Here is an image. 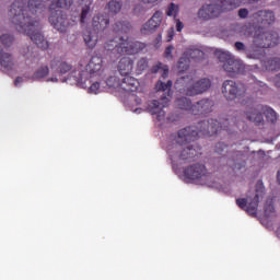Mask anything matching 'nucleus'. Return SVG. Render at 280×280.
<instances>
[{"instance_id": "1", "label": "nucleus", "mask_w": 280, "mask_h": 280, "mask_svg": "<svg viewBox=\"0 0 280 280\" xmlns=\"http://www.w3.org/2000/svg\"><path fill=\"white\" fill-rule=\"evenodd\" d=\"M45 5L42 2L14 1L9 10L11 23L20 34H26L39 49H49V42L40 32V22L36 19L38 14L45 12Z\"/></svg>"}, {"instance_id": "2", "label": "nucleus", "mask_w": 280, "mask_h": 280, "mask_svg": "<svg viewBox=\"0 0 280 280\" xmlns=\"http://www.w3.org/2000/svg\"><path fill=\"white\" fill-rule=\"evenodd\" d=\"M229 126H237V117L228 116L220 118V121L215 119L202 120L197 126L180 129L175 137V142L177 145H187V143H191L200 137H213L222 130L229 132Z\"/></svg>"}, {"instance_id": "3", "label": "nucleus", "mask_w": 280, "mask_h": 280, "mask_svg": "<svg viewBox=\"0 0 280 280\" xmlns=\"http://www.w3.org/2000/svg\"><path fill=\"white\" fill-rule=\"evenodd\" d=\"M277 45H279V33L264 32V27H259L254 35L253 44L248 48L242 42H236L234 47L236 51H245L247 58L261 60L266 56V49L277 47Z\"/></svg>"}, {"instance_id": "4", "label": "nucleus", "mask_w": 280, "mask_h": 280, "mask_svg": "<svg viewBox=\"0 0 280 280\" xmlns=\"http://www.w3.org/2000/svg\"><path fill=\"white\" fill-rule=\"evenodd\" d=\"M155 90L161 94L160 101L153 100L148 104V112L150 115L155 116L158 121H163L165 119V110L172 100V80H168L166 83L159 80L155 84Z\"/></svg>"}, {"instance_id": "5", "label": "nucleus", "mask_w": 280, "mask_h": 280, "mask_svg": "<svg viewBox=\"0 0 280 280\" xmlns=\"http://www.w3.org/2000/svg\"><path fill=\"white\" fill-rule=\"evenodd\" d=\"M211 79L201 78L194 81V75L188 74L186 77H180L175 82V89H178L182 95H187L188 97H196V95H202L211 89Z\"/></svg>"}, {"instance_id": "6", "label": "nucleus", "mask_w": 280, "mask_h": 280, "mask_svg": "<svg viewBox=\"0 0 280 280\" xmlns=\"http://www.w3.org/2000/svg\"><path fill=\"white\" fill-rule=\"evenodd\" d=\"M105 49L107 51H113V54H116L117 56H121L122 54L133 56L145 49V43L132 42L129 38L124 37H115L105 44Z\"/></svg>"}, {"instance_id": "7", "label": "nucleus", "mask_w": 280, "mask_h": 280, "mask_svg": "<svg viewBox=\"0 0 280 280\" xmlns=\"http://www.w3.org/2000/svg\"><path fill=\"white\" fill-rule=\"evenodd\" d=\"M264 115L270 124L277 121V112L268 105H249L245 112L246 119L255 124V126H264Z\"/></svg>"}, {"instance_id": "8", "label": "nucleus", "mask_w": 280, "mask_h": 280, "mask_svg": "<svg viewBox=\"0 0 280 280\" xmlns=\"http://www.w3.org/2000/svg\"><path fill=\"white\" fill-rule=\"evenodd\" d=\"M226 10H233V2L221 1L220 3L203 4L198 11V19L211 21V19H218Z\"/></svg>"}, {"instance_id": "9", "label": "nucleus", "mask_w": 280, "mask_h": 280, "mask_svg": "<svg viewBox=\"0 0 280 280\" xmlns=\"http://www.w3.org/2000/svg\"><path fill=\"white\" fill-rule=\"evenodd\" d=\"M62 8V2L57 1L52 2L49 7L50 16L48 18V21L55 30H58V32H67V28L71 23L67 19V14L60 10Z\"/></svg>"}, {"instance_id": "10", "label": "nucleus", "mask_w": 280, "mask_h": 280, "mask_svg": "<svg viewBox=\"0 0 280 280\" xmlns=\"http://www.w3.org/2000/svg\"><path fill=\"white\" fill-rule=\"evenodd\" d=\"M222 93L228 102H233L246 95V85L233 80H225L222 84Z\"/></svg>"}, {"instance_id": "11", "label": "nucleus", "mask_w": 280, "mask_h": 280, "mask_svg": "<svg viewBox=\"0 0 280 280\" xmlns=\"http://www.w3.org/2000/svg\"><path fill=\"white\" fill-rule=\"evenodd\" d=\"M184 176L186 180H207L210 174L205 164L197 163L184 168Z\"/></svg>"}, {"instance_id": "12", "label": "nucleus", "mask_w": 280, "mask_h": 280, "mask_svg": "<svg viewBox=\"0 0 280 280\" xmlns=\"http://www.w3.org/2000/svg\"><path fill=\"white\" fill-rule=\"evenodd\" d=\"M75 73H78L77 71H72L71 72V77L74 78V82H77V84H80V86H82V89H89V93H93L94 95H97V93H100V86L102 83L100 82H94L91 83V79H89L88 77H85L84 72H79L78 75H75Z\"/></svg>"}, {"instance_id": "13", "label": "nucleus", "mask_w": 280, "mask_h": 280, "mask_svg": "<svg viewBox=\"0 0 280 280\" xmlns=\"http://www.w3.org/2000/svg\"><path fill=\"white\" fill-rule=\"evenodd\" d=\"M236 205L240 209L246 211L248 215L255 218L257 215V208L259 207V195L256 194L250 201L246 198L236 199Z\"/></svg>"}, {"instance_id": "14", "label": "nucleus", "mask_w": 280, "mask_h": 280, "mask_svg": "<svg viewBox=\"0 0 280 280\" xmlns=\"http://www.w3.org/2000/svg\"><path fill=\"white\" fill-rule=\"evenodd\" d=\"M163 22V12L156 11L152 18L143 24L141 28V34H152V32H156L159 27H161V23Z\"/></svg>"}, {"instance_id": "15", "label": "nucleus", "mask_w": 280, "mask_h": 280, "mask_svg": "<svg viewBox=\"0 0 280 280\" xmlns=\"http://www.w3.org/2000/svg\"><path fill=\"white\" fill-rule=\"evenodd\" d=\"M223 69L226 73H230V75L246 73V65H244V61L235 59V56H232V58L223 65Z\"/></svg>"}, {"instance_id": "16", "label": "nucleus", "mask_w": 280, "mask_h": 280, "mask_svg": "<svg viewBox=\"0 0 280 280\" xmlns=\"http://www.w3.org/2000/svg\"><path fill=\"white\" fill-rule=\"evenodd\" d=\"M213 110V101L202 98L191 106V115H207Z\"/></svg>"}, {"instance_id": "17", "label": "nucleus", "mask_w": 280, "mask_h": 280, "mask_svg": "<svg viewBox=\"0 0 280 280\" xmlns=\"http://www.w3.org/2000/svg\"><path fill=\"white\" fill-rule=\"evenodd\" d=\"M110 25V18L106 13H98L92 19V30L104 32Z\"/></svg>"}, {"instance_id": "18", "label": "nucleus", "mask_w": 280, "mask_h": 280, "mask_svg": "<svg viewBox=\"0 0 280 280\" xmlns=\"http://www.w3.org/2000/svg\"><path fill=\"white\" fill-rule=\"evenodd\" d=\"M119 90L125 91V93H137L139 91V80L130 77V74H126L119 83Z\"/></svg>"}, {"instance_id": "19", "label": "nucleus", "mask_w": 280, "mask_h": 280, "mask_svg": "<svg viewBox=\"0 0 280 280\" xmlns=\"http://www.w3.org/2000/svg\"><path fill=\"white\" fill-rule=\"evenodd\" d=\"M202 154L200 152V148H194V145H188L187 148H184L180 150L178 154L179 161H185L186 163H194L198 156Z\"/></svg>"}, {"instance_id": "20", "label": "nucleus", "mask_w": 280, "mask_h": 280, "mask_svg": "<svg viewBox=\"0 0 280 280\" xmlns=\"http://www.w3.org/2000/svg\"><path fill=\"white\" fill-rule=\"evenodd\" d=\"M254 19L256 20L257 25L267 27V25H272V23H275V12L266 10L258 11L254 14Z\"/></svg>"}, {"instance_id": "21", "label": "nucleus", "mask_w": 280, "mask_h": 280, "mask_svg": "<svg viewBox=\"0 0 280 280\" xmlns=\"http://www.w3.org/2000/svg\"><path fill=\"white\" fill-rule=\"evenodd\" d=\"M229 32L230 36H235V34H238V36H244V38H250V36H253V26L232 24L229 27Z\"/></svg>"}, {"instance_id": "22", "label": "nucleus", "mask_w": 280, "mask_h": 280, "mask_svg": "<svg viewBox=\"0 0 280 280\" xmlns=\"http://www.w3.org/2000/svg\"><path fill=\"white\" fill-rule=\"evenodd\" d=\"M83 40L89 49H95L97 42L100 40V32L88 28L83 32Z\"/></svg>"}, {"instance_id": "23", "label": "nucleus", "mask_w": 280, "mask_h": 280, "mask_svg": "<svg viewBox=\"0 0 280 280\" xmlns=\"http://www.w3.org/2000/svg\"><path fill=\"white\" fill-rule=\"evenodd\" d=\"M103 65L104 60L102 57L93 56L85 67L86 72L90 73V75H100Z\"/></svg>"}, {"instance_id": "24", "label": "nucleus", "mask_w": 280, "mask_h": 280, "mask_svg": "<svg viewBox=\"0 0 280 280\" xmlns=\"http://www.w3.org/2000/svg\"><path fill=\"white\" fill-rule=\"evenodd\" d=\"M51 69H56L57 73L59 75H65L66 73H69L73 69V66L67 61H62L58 58H55L50 63Z\"/></svg>"}, {"instance_id": "25", "label": "nucleus", "mask_w": 280, "mask_h": 280, "mask_svg": "<svg viewBox=\"0 0 280 280\" xmlns=\"http://www.w3.org/2000/svg\"><path fill=\"white\" fill-rule=\"evenodd\" d=\"M132 67H135V61L130 57H122L118 62L120 75H130L132 73Z\"/></svg>"}, {"instance_id": "26", "label": "nucleus", "mask_w": 280, "mask_h": 280, "mask_svg": "<svg viewBox=\"0 0 280 280\" xmlns=\"http://www.w3.org/2000/svg\"><path fill=\"white\" fill-rule=\"evenodd\" d=\"M0 67L7 71H12L14 69V57L11 54L3 51L0 48Z\"/></svg>"}, {"instance_id": "27", "label": "nucleus", "mask_w": 280, "mask_h": 280, "mask_svg": "<svg viewBox=\"0 0 280 280\" xmlns=\"http://www.w3.org/2000/svg\"><path fill=\"white\" fill-rule=\"evenodd\" d=\"M79 16H75L78 21H80L81 25H85L89 16H91V2L89 4H80L79 5Z\"/></svg>"}, {"instance_id": "28", "label": "nucleus", "mask_w": 280, "mask_h": 280, "mask_svg": "<svg viewBox=\"0 0 280 280\" xmlns=\"http://www.w3.org/2000/svg\"><path fill=\"white\" fill-rule=\"evenodd\" d=\"M162 72V78L165 80L167 75H170V67L167 65H163L162 62H158L155 66L151 68V73Z\"/></svg>"}, {"instance_id": "29", "label": "nucleus", "mask_w": 280, "mask_h": 280, "mask_svg": "<svg viewBox=\"0 0 280 280\" xmlns=\"http://www.w3.org/2000/svg\"><path fill=\"white\" fill-rule=\"evenodd\" d=\"M175 105L177 106V108H180V110H189L190 115H191V100L187 98V97H179L175 101Z\"/></svg>"}, {"instance_id": "30", "label": "nucleus", "mask_w": 280, "mask_h": 280, "mask_svg": "<svg viewBox=\"0 0 280 280\" xmlns=\"http://www.w3.org/2000/svg\"><path fill=\"white\" fill-rule=\"evenodd\" d=\"M262 67H265L267 71H277L280 68V58L275 57L267 61H264Z\"/></svg>"}, {"instance_id": "31", "label": "nucleus", "mask_w": 280, "mask_h": 280, "mask_svg": "<svg viewBox=\"0 0 280 280\" xmlns=\"http://www.w3.org/2000/svg\"><path fill=\"white\" fill-rule=\"evenodd\" d=\"M114 32H120V34H128L130 32V22H117L116 24H114Z\"/></svg>"}, {"instance_id": "32", "label": "nucleus", "mask_w": 280, "mask_h": 280, "mask_svg": "<svg viewBox=\"0 0 280 280\" xmlns=\"http://www.w3.org/2000/svg\"><path fill=\"white\" fill-rule=\"evenodd\" d=\"M214 56L215 58H218V60H220V62H223V65H226V62H229L233 58V55L220 49H217L214 51Z\"/></svg>"}, {"instance_id": "33", "label": "nucleus", "mask_w": 280, "mask_h": 280, "mask_svg": "<svg viewBox=\"0 0 280 280\" xmlns=\"http://www.w3.org/2000/svg\"><path fill=\"white\" fill-rule=\"evenodd\" d=\"M190 62L191 61L189 60V57H187V55H184L183 57H180L177 65V69L179 73H185V71L189 69Z\"/></svg>"}, {"instance_id": "34", "label": "nucleus", "mask_w": 280, "mask_h": 280, "mask_svg": "<svg viewBox=\"0 0 280 280\" xmlns=\"http://www.w3.org/2000/svg\"><path fill=\"white\" fill-rule=\"evenodd\" d=\"M49 75V67L42 66L37 71L34 72L33 79L34 80H43V78H47Z\"/></svg>"}, {"instance_id": "35", "label": "nucleus", "mask_w": 280, "mask_h": 280, "mask_svg": "<svg viewBox=\"0 0 280 280\" xmlns=\"http://www.w3.org/2000/svg\"><path fill=\"white\" fill-rule=\"evenodd\" d=\"M148 58L142 57L137 61V66H136V73L138 75H141V73H143V71H145V69H148Z\"/></svg>"}, {"instance_id": "36", "label": "nucleus", "mask_w": 280, "mask_h": 280, "mask_svg": "<svg viewBox=\"0 0 280 280\" xmlns=\"http://www.w3.org/2000/svg\"><path fill=\"white\" fill-rule=\"evenodd\" d=\"M150 3V1H143L138 3L135 9H133V14H137V16H139V14H143L144 12H148V10L150 9V7H148V4Z\"/></svg>"}, {"instance_id": "37", "label": "nucleus", "mask_w": 280, "mask_h": 280, "mask_svg": "<svg viewBox=\"0 0 280 280\" xmlns=\"http://www.w3.org/2000/svg\"><path fill=\"white\" fill-rule=\"evenodd\" d=\"M107 7L109 12H112L113 14H117L121 11V2L119 1H109Z\"/></svg>"}, {"instance_id": "38", "label": "nucleus", "mask_w": 280, "mask_h": 280, "mask_svg": "<svg viewBox=\"0 0 280 280\" xmlns=\"http://www.w3.org/2000/svg\"><path fill=\"white\" fill-rule=\"evenodd\" d=\"M0 40H1L2 45H4V47H10L12 45V43H14V36L10 35V34H3L0 37Z\"/></svg>"}, {"instance_id": "39", "label": "nucleus", "mask_w": 280, "mask_h": 280, "mask_svg": "<svg viewBox=\"0 0 280 280\" xmlns=\"http://www.w3.org/2000/svg\"><path fill=\"white\" fill-rule=\"evenodd\" d=\"M178 10H179L178 5L172 2L166 10V15L174 16V19H176V14H178Z\"/></svg>"}, {"instance_id": "40", "label": "nucleus", "mask_w": 280, "mask_h": 280, "mask_svg": "<svg viewBox=\"0 0 280 280\" xmlns=\"http://www.w3.org/2000/svg\"><path fill=\"white\" fill-rule=\"evenodd\" d=\"M106 86H108V89H119V84L120 82L117 81V78L115 77H109L106 82H105Z\"/></svg>"}, {"instance_id": "41", "label": "nucleus", "mask_w": 280, "mask_h": 280, "mask_svg": "<svg viewBox=\"0 0 280 280\" xmlns=\"http://www.w3.org/2000/svg\"><path fill=\"white\" fill-rule=\"evenodd\" d=\"M215 152H217V154H224V152H229V145H226L222 142H219L215 145Z\"/></svg>"}, {"instance_id": "42", "label": "nucleus", "mask_w": 280, "mask_h": 280, "mask_svg": "<svg viewBox=\"0 0 280 280\" xmlns=\"http://www.w3.org/2000/svg\"><path fill=\"white\" fill-rule=\"evenodd\" d=\"M252 80H253L252 84H254V89H268L266 83L257 80L255 77H253Z\"/></svg>"}, {"instance_id": "43", "label": "nucleus", "mask_w": 280, "mask_h": 280, "mask_svg": "<svg viewBox=\"0 0 280 280\" xmlns=\"http://www.w3.org/2000/svg\"><path fill=\"white\" fill-rule=\"evenodd\" d=\"M205 52H202L200 49H195L189 51L190 58H202Z\"/></svg>"}, {"instance_id": "44", "label": "nucleus", "mask_w": 280, "mask_h": 280, "mask_svg": "<svg viewBox=\"0 0 280 280\" xmlns=\"http://www.w3.org/2000/svg\"><path fill=\"white\" fill-rule=\"evenodd\" d=\"M172 51H174V46L166 47L164 51V58H173Z\"/></svg>"}, {"instance_id": "45", "label": "nucleus", "mask_w": 280, "mask_h": 280, "mask_svg": "<svg viewBox=\"0 0 280 280\" xmlns=\"http://www.w3.org/2000/svg\"><path fill=\"white\" fill-rule=\"evenodd\" d=\"M238 16L240 19H248V9H240Z\"/></svg>"}, {"instance_id": "46", "label": "nucleus", "mask_w": 280, "mask_h": 280, "mask_svg": "<svg viewBox=\"0 0 280 280\" xmlns=\"http://www.w3.org/2000/svg\"><path fill=\"white\" fill-rule=\"evenodd\" d=\"M270 213H275V206L269 205L265 208V214L270 215Z\"/></svg>"}, {"instance_id": "47", "label": "nucleus", "mask_w": 280, "mask_h": 280, "mask_svg": "<svg viewBox=\"0 0 280 280\" xmlns=\"http://www.w3.org/2000/svg\"><path fill=\"white\" fill-rule=\"evenodd\" d=\"M176 21V31L177 32H183V27H185V25L183 24V22H180V20H175Z\"/></svg>"}, {"instance_id": "48", "label": "nucleus", "mask_w": 280, "mask_h": 280, "mask_svg": "<svg viewBox=\"0 0 280 280\" xmlns=\"http://www.w3.org/2000/svg\"><path fill=\"white\" fill-rule=\"evenodd\" d=\"M174 38V28H170L167 31V42L172 40Z\"/></svg>"}, {"instance_id": "49", "label": "nucleus", "mask_w": 280, "mask_h": 280, "mask_svg": "<svg viewBox=\"0 0 280 280\" xmlns=\"http://www.w3.org/2000/svg\"><path fill=\"white\" fill-rule=\"evenodd\" d=\"M273 82L275 86H277V89H280V74L275 77Z\"/></svg>"}, {"instance_id": "50", "label": "nucleus", "mask_w": 280, "mask_h": 280, "mask_svg": "<svg viewBox=\"0 0 280 280\" xmlns=\"http://www.w3.org/2000/svg\"><path fill=\"white\" fill-rule=\"evenodd\" d=\"M246 165V162H240L234 164V170H242Z\"/></svg>"}, {"instance_id": "51", "label": "nucleus", "mask_w": 280, "mask_h": 280, "mask_svg": "<svg viewBox=\"0 0 280 280\" xmlns=\"http://www.w3.org/2000/svg\"><path fill=\"white\" fill-rule=\"evenodd\" d=\"M19 84H23V77H18L14 80V86H19Z\"/></svg>"}, {"instance_id": "52", "label": "nucleus", "mask_w": 280, "mask_h": 280, "mask_svg": "<svg viewBox=\"0 0 280 280\" xmlns=\"http://www.w3.org/2000/svg\"><path fill=\"white\" fill-rule=\"evenodd\" d=\"M236 156H237V159H240V161H242L244 153L242 151H237Z\"/></svg>"}, {"instance_id": "53", "label": "nucleus", "mask_w": 280, "mask_h": 280, "mask_svg": "<svg viewBox=\"0 0 280 280\" xmlns=\"http://www.w3.org/2000/svg\"><path fill=\"white\" fill-rule=\"evenodd\" d=\"M50 82H58V79H50Z\"/></svg>"}]
</instances>
